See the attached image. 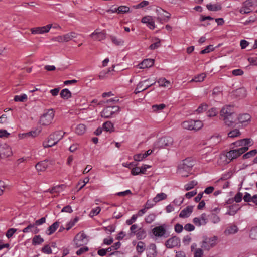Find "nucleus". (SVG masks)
<instances>
[{"label": "nucleus", "mask_w": 257, "mask_h": 257, "mask_svg": "<svg viewBox=\"0 0 257 257\" xmlns=\"http://www.w3.org/2000/svg\"><path fill=\"white\" fill-rule=\"evenodd\" d=\"M59 226V223L58 222H54L52 225H51L48 229L47 234L49 235L52 234L55 230L58 228Z\"/></svg>", "instance_id": "nucleus-36"}, {"label": "nucleus", "mask_w": 257, "mask_h": 257, "mask_svg": "<svg viewBox=\"0 0 257 257\" xmlns=\"http://www.w3.org/2000/svg\"><path fill=\"white\" fill-rule=\"evenodd\" d=\"M0 155L9 157L13 155L11 147L7 143H0Z\"/></svg>", "instance_id": "nucleus-12"}, {"label": "nucleus", "mask_w": 257, "mask_h": 257, "mask_svg": "<svg viewBox=\"0 0 257 257\" xmlns=\"http://www.w3.org/2000/svg\"><path fill=\"white\" fill-rule=\"evenodd\" d=\"M193 208V207L191 206H187L181 211L179 216L181 218L188 217L192 212Z\"/></svg>", "instance_id": "nucleus-24"}, {"label": "nucleus", "mask_w": 257, "mask_h": 257, "mask_svg": "<svg viewBox=\"0 0 257 257\" xmlns=\"http://www.w3.org/2000/svg\"><path fill=\"white\" fill-rule=\"evenodd\" d=\"M27 96L25 94H23L22 95H16L14 97V100L16 102H25L27 100Z\"/></svg>", "instance_id": "nucleus-40"}, {"label": "nucleus", "mask_w": 257, "mask_h": 257, "mask_svg": "<svg viewBox=\"0 0 257 257\" xmlns=\"http://www.w3.org/2000/svg\"><path fill=\"white\" fill-rule=\"evenodd\" d=\"M88 250V248L87 247H83L76 251V254L78 255H80L81 254L87 252Z\"/></svg>", "instance_id": "nucleus-62"}, {"label": "nucleus", "mask_w": 257, "mask_h": 257, "mask_svg": "<svg viewBox=\"0 0 257 257\" xmlns=\"http://www.w3.org/2000/svg\"><path fill=\"white\" fill-rule=\"evenodd\" d=\"M167 195L164 193H161L157 194L156 196L153 198V202L156 203L160 201L166 199Z\"/></svg>", "instance_id": "nucleus-33"}, {"label": "nucleus", "mask_w": 257, "mask_h": 257, "mask_svg": "<svg viewBox=\"0 0 257 257\" xmlns=\"http://www.w3.org/2000/svg\"><path fill=\"white\" fill-rule=\"evenodd\" d=\"M44 241V239L40 235L35 236L33 239V243L40 244Z\"/></svg>", "instance_id": "nucleus-48"}, {"label": "nucleus", "mask_w": 257, "mask_h": 257, "mask_svg": "<svg viewBox=\"0 0 257 257\" xmlns=\"http://www.w3.org/2000/svg\"><path fill=\"white\" fill-rule=\"evenodd\" d=\"M119 111V107L117 106L107 107L101 113V116L104 118H109L115 112Z\"/></svg>", "instance_id": "nucleus-10"}, {"label": "nucleus", "mask_w": 257, "mask_h": 257, "mask_svg": "<svg viewBox=\"0 0 257 257\" xmlns=\"http://www.w3.org/2000/svg\"><path fill=\"white\" fill-rule=\"evenodd\" d=\"M240 135L239 131L237 129H234L228 133V135L230 138L238 137Z\"/></svg>", "instance_id": "nucleus-46"}, {"label": "nucleus", "mask_w": 257, "mask_h": 257, "mask_svg": "<svg viewBox=\"0 0 257 257\" xmlns=\"http://www.w3.org/2000/svg\"><path fill=\"white\" fill-rule=\"evenodd\" d=\"M248 148H238L232 150L226 153L225 155L220 156V162L226 164L232 161L233 159L237 158L245 152L247 151Z\"/></svg>", "instance_id": "nucleus-1"}, {"label": "nucleus", "mask_w": 257, "mask_h": 257, "mask_svg": "<svg viewBox=\"0 0 257 257\" xmlns=\"http://www.w3.org/2000/svg\"><path fill=\"white\" fill-rule=\"evenodd\" d=\"M10 136V133L5 130H0V138H7Z\"/></svg>", "instance_id": "nucleus-61"}, {"label": "nucleus", "mask_w": 257, "mask_h": 257, "mask_svg": "<svg viewBox=\"0 0 257 257\" xmlns=\"http://www.w3.org/2000/svg\"><path fill=\"white\" fill-rule=\"evenodd\" d=\"M184 229L188 231H191L195 229V227L191 224H186L184 226Z\"/></svg>", "instance_id": "nucleus-63"}, {"label": "nucleus", "mask_w": 257, "mask_h": 257, "mask_svg": "<svg viewBox=\"0 0 257 257\" xmlns=\"http://www.w3.org/2000/svg\"><path fill=\"white\" fill-rule=\"evenodd\" d=\"M214 48L213 47V45H209L207 47H206L205 49L202 50L201 52H200V53L201 54H205V53H208L210 52H212L213 51H214Z\"/></svg>", "instance_id": "nucleus-51"}, {"label": "nucleus", "mask_w": 257, "mask_h": 257, "mask_svg": "<svg viewBox=\"0 0 257 257\" xmlns=\"http://www.w3.org/2000/svg\"><path fill=\"white\" fill-rule=\"evenodd\" d=\"M154 59H145L136 67L139 69H147L152 67L154 64Z\"/></svg>", "instance_id": "nucleus-17"}, {"label": "nucleus", "mask_w": 257, "mask_h": 257, "mask_svg": "<svg viewBox=\"0 0 257 257\" xmlns=\"http://www.w3.org/2000/svg\"><path fill=\"white\" fill-rule=\"evenodd\" d=\"M88 240L86 235L83 232L78 233L74 239L75 245L76 247H80L87 243Z\"/></svg>", "instance_id": "nucleus-9"}, {"label": "nucleus", "mask_w": 257, "mask_h": 257, "mask_svg": "<svg viewBox=\"0 0 257 257\" xmlns=\"http://www.w3.org/2000/svg\"><path fill=\"white\" fill-rule=\"evenodd\" d=\"M250 237L252 239L257 240V227L252 228L250 231Z\"/></svg>", "instance_id": "nucleus-50"}, {"label": "nucleus", "mask_w": 257, "mask_h": 257, "mask_svg": "<svg viewBox=\"0 0 257 257\" xmlns=\"http://www.w3.org/2000/svg\"><path fill=\"white\" fill-rule=\"evenodd\" d=\"M238 210V209L233 205L229 206L226 214L230 216H234L237 213Z\"/></svg>", "instance_id": "nucleus-42"}, {"label": "nucleus", "mask_w": 257, "mask_h": 257, "mask_svg": "<svg viewBox=\"0 0 257 257\" xmlns=\"http://www.w3.org/2000/svg\"><path fill=\"white\" fill-rule=\"evenodd\" d=\"M155 18L150 16H145L142 19V22L146 24L151 30H153L155 28Z\"/></svg>", "instance_id": "nucleus-16"}, {"label": "nucleus", "mask_w": 257, "mask_h": 257, "mask_svg": "<svg viewBox=\"0 0 257 257\" xmlns=\"http://www.w3.org/2000/svg\"><path fill=\"white\" fill-rule=\"evenodd\" d=\"M47 166V163L45 161H42L37 163L35 166V168L38 171L42 172L46 169Z\"/></svg>", "instance_id": "nucleus-30"}, {"label": "nucleus", "mask_w": 257, "mask_h": 257, "mask_svg": "<svg viewBox=\"0 0 257 257\" xmlns=\"http://www.w3.org/2000/svg\"><path fill=\"white\" fill-rule=\"evenodd\" d=\"M206 75L205 73H201L196 76L193 79H192L190 82H201L203 81Z\"/></svg>", "instance_id": "nucleus-34"}, {"label": "nucleus", "mask_w": 257, "mask_h": 257, "mask_svg": "<svg viewBox=\"0 0 257 257\" xmlns=\"http://www.w3.org/2000/svg\"><path fill=\"white\" fill-rule=\"evenodd\" d=\"M86 130V126L83 124H78L75 130V132L79 135H83L85 133Z\"/></svg>", "instance_id": "nucleus-32"}, {"label": "nucleus", "mask_w": 257, "mask_h": 257, "mask_svg": "<svg viewBox=\"0 0 257 257\" xmlns=\"http://www.w3.org/2000/svg\"><path fill=\"white\" fill-rule=\"evenodd\" d=\"M155 218V215L154 214L149 215L146 218V221L147 223H151Z\"/></svg>", "instance_id": "nucleus-64"}, {"label": "nucleus", "mask_w": 257, "mask_h": 257, "mask_svg": "<svg viewBox=\"0 0 257 257\" xmlns=\"http://www.w3.org/2000/svg\"><path fill=\"white\" fill-rule=\"evenodd\" d=\"M16 229L10 228L7 231L6 235L8 238H10L13 236L14 233L16 232Z\"/></svg>", "instance_id": "nucleus-59"}, {"label": "nucleus", "mask_w": 257, "mask_h": 257, "mask_svg": "<svg viewBox=\"0 0 257 257\" xmlns=\"http://www.w3.org/2000/svg\"><path fill=\"white\" fill-rule=\"evenodd\" d=\"M180 243L178 238L174 236L168 239L165 242V246L168 248H172L177 246Z\"/></svg>", "instance_id": "nucleus-19"}, {"label": "nucleus", "mask_w": 257, "mask_h": 257, "mask_svg": "<svg viewBox=\"0 0 257 257\" xmlns=\"http://www.w3.org/2000/svg\"><path fill=\"white\" fill-rule=\"evenodd\" d=\"M65 132L61 131H56L51 134L47 141L43 142V146L46 148L52 147L57 144V143L62 139Z\"/></svg>", "instance_id": "nucleus-2"}, {"label": "nucleus", "mask_w": 257, "mask_h": 257, "mask_svg": "<svg viewBox=\"0 0 257 257\" xmlns=\"http://www.w3.org/2000/svg\"><path fill=\"white\" fill-rule=\"evenodd\" d=\"M42 251L45 253L51 254L52 253V249L48 245H46L42 248Z\"/></svg>", "instance_id": "nucleus-60"}, {"label": "nucleus", "mask_w": 257, "mask_h": 257, "mask_svg": "<svg viewBox=\"0 0 257 257\" xmlns=\"http://www.w3.org/2000/svg\"><path fill=\"white\" fill-rule=\"evenodd\" d=\"M202 249V248L195 249L194 252V257H201L203 254Z\"/></svg>", "instance_id": "nucleus-55"}, {"label": "nucleus", "mask_w": 257, "mask_h": 257, "mask_svg": "<svg viewBox=\"0 0 257 257\" xmlns=\"http://www.w3.org/2000/svg\"><path fill=\"white\" fill-rule=\"evenodd\" d=\"M100 211L101 208L99 207H97L95 209H92L90 213V217H93L94 216L100 213Z\"/></svg>", "instance_id": "nucleus-52"}, {"label": "nucleus", "mask_w": 257, "mask_h": 257, "mask_svg": "<svg viewBox=\"0 0 257 257\" xmlns=\"http://www.w3.org/2000/svg\"><path fill=\"white\" fill-rule=\"evenodd\" d=\"M207 8L211 11H217L221 10V6L219 4H209L206 5Z\"/></svg>", "instance_id": "nucleus-37"}, {"label": "nucleus", "mask_w": 257, "mask_h": 257, "mask_svg": "<svg viewBox=\"0 0 257 257\" xmlns=\"http://www.w3.org/2000/svg\"><path fill=\"white\" fill-rule=\"evenodd\" d=\"M54 117V112L53 110L49 109L40 117L39 123L43 126H48L52 123Z\"/></svg>", "instance_id": "nucleus-4"}, {"label": "nucleus", "mask_w": 257, "mask_h": 257, "mask_svg": "<svg viewBox=\"0 0 257 257\" xmlns=\"http://www.w3.org/2000/svg\"><path fill=\"white\" fill-rule=\"evenodd\" d=\"M145 244L143 242L140 241L137 244L136 249L138 253H141L143 252V251L145 249Z\"/></svg>", "instance_id": "nucleus-44"}, {"label": "nucleus", "mask_w": 257, "mask_h": 257, "mask_svg": "<svg viewBox=\"0 0 257 257\" xmlns=\"http://www.w3.org/2000/svg\"><path fill=\"white\" fill-rule=\"evenodd\" d=\"M153 111L155 112H159L166 107V105L164 104L159 105H154L152 106Z\"/></svg>", "instance_id": "nucleus-43"}, {"label": "nucleus", "mask_w": 257, "mask_h": 257, "mask_svg": "<svg viewBox=\"0 0 257 257\" xmlns=\"http://www.w3.org/2000/svg\"><path fill=\"white\" fill-rule=\"evenodd\" d=\"M181 126L185 130L197 131L203 126V123L199 120H189L183 122L181 123Z\"/></svg>", "instance_id": "nucleus-5"}, {"label": "nucleus", "mask_w": 257, "mask_h": 257, "mask_svg": "<svg viewBox=\"0 0 257 257\" xmlns=\"http://www.w3.org/2000/svg\"><path fill=\"white\" fill-rule=\"evenodd\" d=\"M197 184L198 183L196 181H192L187 184L185 185V188L187 191L193 188L194 186H196Z\"/></svg>", "instance_id": "nucleus-45"}, {"label": "nucleus", "mask_w": 257, "mask_h": 257, "mask_svg": "<svg viewBox=\"0 0 257 257\" xmlns=\"http://www.w3.org/2000/svg\"><path fill=\"white\" fill-rule=\"evenodd\" d=\"M118 13H125L130 11V8L126 6H120L117 8Z\"/></svg>", "instance_id": "nucleus-53"}, {"label": "nucleus", "mask_w": 257, "mask_h": 257, "mask_svg": "<svg viewBox=\"0 0 257 257\" xmlns=\"http://www.w3.org/2000/svg\"><path fill=\"white\" fill-rule=\"evenodd\" d=\"M158 83L161 87H168L170 82L164 78H160L158 80Z\"/></svg>", "instance_id": "nucleus-38"}, {"label": "nucleus", "mask_w": 257, "mask_h": 257, "mask_svg": "<svg viewBox=\"0 0 257 257\" xmlns=\"http://www.w3.org/2000/svg\"><path fill=\"white\" fill-rule=\"evenodd\" d=\"M252 0H246L242 5V8L239 10V12L241 14H248L251 11V7L253 6Z\"/></svg>", "instance_id": "nucleus-15"}, {"label": "nucleus", "mask_w": 257, "mask_h": 257, "mask_svg": "<svg viewBox=\"0 0 257 257\" xmlns=\"http://www.w3.org/2000/svg\"><path fill=\"white\" fill-rule=\"evenodd\" d=\"M77 36L72 35L71 33H65L55 38V40L59 42H67L76 38Z\"/></svg>", "instance_id": "nucleus-18"}, {"label": "nucleus", "mask_w": 257, "mask_h": 257, "mask_svg": "<svg viewBox=\"0 0 257 257\" xmlns=\"http://www.w3.org/2000/svg\"><path fill=\"white\" fill-rule=\"evenodd\" d=\"M251 120V116L248 114H240L237 116V121L240 123H248Z\"/></svg>", "instance_id": "nucleus-25"}, {"label": "nucleus", "mask_w": 257, "mask_h": 257, "mask_svg": "<svg viewBox=\"0 0 257 257\" xmlns=\"http://www.w3.org/2000/svg\"><path fill=\"white\" fill-rule=\"evenodd\" d=\"M90 37L95 40L100 41L104 38V35L103 33H91Z\"/></svg>", "instance_id": "nucleus-39"}, {"label": "nucleus", "mask_w": 257, "mask_h": 257, "mask_svg": "<svg viewBox=\"0 0 257 257\" xmlns=\"http://www.w3.org/2000/svg\"><path fill=\"white\" fill-rule=\"evenodd\" d=\"M103 128L107 132L113 131V125L110 121H107L103 125Z\"/></svg>", "instance_id": "nucleus-41"}, {"label": "nucleus", "mask_w": 257, "mask_h": 257, "mask_svg": "<svg viewBox=\"0 0 257 257\" xmlns=\"http://www.w3.org/2000/svg\"><path fill=\"white\" fill-rule=\"evenodd\" d=\"M232 94L236 97H244L246 96V90L244 87H241L232 91Z\"/></svg>", "instance_id": "nucleus-23"}, {"label": "nucleus", "mask_w": 257, "mask_h": 257, "mask_svg": "<svg viewBox=\"0 0 257 257\" xmlns=\"http://www.w3.org/2000/svg\"><path fill=\"white\" fill-rule=\"evenodd\" d=\"M193 222L197 226L205 225L208 222L207 216L206 214L203 213L200 217L194 218Z\"/></svg>", "instance_id": "nucleus-14"}, {"label": "nucleus", "mask_w": 257, "mask_h": 257, "mask_svg": "<svg viewBox=\"0 0 257 257\" xmlns=\"http://www.w3.org/2000/svg\"><path fill=\"white\" fill-rule=\"evenodd\" d=\"M220 118L221 120L224 119L225 117L230 116L234 114L231 112V107L230 106L223 107L220 111Z\"/></svg>", "instance_id": "nucleus-20"}, {"label": "nucleus", "mask_w": 257, "mask_h": 257, "mask_svg": "<svg viewBox=\"0 0 257 257\" xmlns=\"http://www.w3.org/2000/svg\"><path fill=\"white\" fill-rule=\"evenodd\" d=\"M155 82L151 85H148L146 87H144L143 82L141 81L137 85L136 88L134 91V93L135 94H138L141 92H142L146 89H148L149 87H150L151 85L154 84Z\"/></svg>", "instance_id": "nucleus-28"}, {"label": "nucleus", "mask_w": 257, "mask_h": 257, "mask_svg": "<svg viewBox=\"0 0 257 257\" xmlns=\"http://www.w3.org/2000/svg\"><path fill=\"white\" fill-rule=\"evenodd\" d=\"M152 232L155 236L162 237L166 233V229L163 225L155 227Z\"/></svg>", "instance_id": "nucleus-22"}, {"label": "nucleus", "mask_w": 257, "mask_h": 257, "mask_svg": "<svg viewBox=\"0 0 257 257\" xmlns=\"http://www.w3.org/2000/svg\"><path fill=\"white\" fill-rule=\"evenodd\" d=\"M148 251L147 257H156L157 256V251L156 250V246L155 244L152 243L150 244Z\"/></svg>", "instance_id": "nucleus-26"}, {"label": "nucleus", "mask_w": 257, "mask_h": 257, "mask_svg": "<svg viewBox=\"0 0 257 257\" xmlns=\"http://www.w3.org/2000/svg\"><path fill=\"white\" fill-rule=\"evenodd\" d=\"M157 13V19L159 21H167L170 18L171 14L163 10V9L157 7L156 9Z\"/></svg>", "instance_id": "nucleus-11"}, {"label": "nucleus", "mask_w": 257, "mask_h": 257, "mask_svg": "<svg viewBox=\"0 0 257 257\" xmlns=\"http://www.w3.org/2000/svg\"><path fill=\"white\" fill-rule=\"evenodd\" d=\"M111 39L112 42L116 45H121L123 42V39L120 37V35L118 33L115 35L111 36Z\"/></svg>", "instance_id": "nucleus-31"}, {"label": "nucleus", "mask_w": 257, "mask_h": 257, "mask_svg": "<svg viewBox=\"0 0 257 257\" xmlns=\"http://www.w3.org/2000/svg\"><path fill=\"white\" fill-rule=\"evenodd\" d=\"M51 28L55 31H62L61 27L57 24H49L43 27L33 28L31 31V32H48Z\"/></svg>", "instance_id": "nucleus-8"}, {"label": "nucleus", "mask_w": 257, "mask_h": 257, "mask_svg": "<svg viewBox=\"0 0 257 257\" xmlns=\"http://www.w3.org/2000/svg\"><path fill=\"white\" fill-rule=\"evenodd\" d=\"M217 114V111L215 108H212L208 111V116L209 117L215 116Z\"/></svg>", "instance_id": "nucleus-54"}, {"label": "nucleus", "mask_w": 257, "mask_h": 257, "mask_svg": "<svg viewBox=\"0 0 257 257\" xmlns=\"http://www.w3.org/2000/svg\"><path fill=\"white\" fill-rule=\"evenodd\" d=\"M256 153H257L256 150H251V151H249V152H247V153L245 154L243 156V159L249 158V157H250L251 156H254L256 154Z\"/></svg>", "instance_id": "nucleus-49"}, {"label": "nucleus", "mask_w": 257, "mask_h": 257, "mask_svg": "<svg viewBox=\"0 0 257 257\" xmlns=\"http://www.w3.org/2000/svg\"><path fill=\"white\" fill-rule=\"evenodd\" d=\"M152 153V150H148L146 153L144 154H139L134 155V159L135 161H141L143 159L146 158L149 155Z\"/></svg>", "instance_id": "nucleus-27"}, {"label": "nucleus", "mask_w": 257, "mask_h": 257, "mask_svg": "<svg viewBox=\"0 0 257 257\" xmlns=\"http://www.w3.org/2000/svg\"><path fill=\"white\" fill-rule=\"evenodd\" d=\"M6 187V185L4 181L0 180V196L3 194Z\"/></svg>", "instance_id": "nucleus-58"}, {"label": "nucleus", "mask_w": 257, "mask_h": 257, "mask_svg": "<svg viewBox=\"0 0 257 257\" xmlns=\"http://www.w3.org/2000/svg\"><path fill=\"white\" fill-rule=\"evenodd\" d=\"M251 141L249 139H244L238 141L232 144L235 146V147H240L239 148H248V145L250 143Z\"/></svg>", "instance_id": "nucleus-21"}, {"label": "nucleus", "mask_w": 257, "mask_h": 257, "mask_svg": "<svg viewBox=\"0 0 257 257\" xmlns=\"http://www.w3.org/2000/svg\"><path fill=\"white\" fill-rule=\"evenodd\" d=\"M61 97L64 99L71 97V93L68 89H64L60 92Z\"/></svg>", "instance_id": "nucleus-35"}, {"label": "nucleus", "mask_w": 257, "mask_h": 257, "mask_svg": "<svg viewBox=\"0 0 257 257\" xmlns=\"http://www.w3.org/2000/svg\"><path fill=\"white\" fill-rule=\"evenodd\" d=\"M238 227L236 225H231L227 227L224 231V234L226 235L233 234L238 231Z\"/></svg>", "instance_id": "nucleus-29"}, {"label": "nucleus", "mask_w": 257, "mask_h": 257, "mask_svg": "<svg viewBox=\"0 0 257 257\" xmlns=\"http://www.w3.org/2000/svg\"><path fill=\"white\" fill-rule=\"evenodd\" d=\"M173 144V140L170 137H163L159 139L155 143V146L158 148H163L166 147L172 146Z\"/></svg>", "instance_id": "nucleus-7"}, {"label": "nucleus", "mask_w": 257, "mask_h": 257, "mask_svg": "<svg viewBox=\"0 0 257 257\" xmlns=\"http://www.w3.org/2000/svg\"><path fill=\"white\" fill-rule=\"evenodd\" d=\"M193 166L194 163L192 160L190 159H185L182 163L179 165L178 173L182 176L187 177Z\"/></svg>", "instance_id": "nucleus-3"}, {"label": "nucleus", "mask_w": 257, "mask_h": 257, "mask_svg": "<svg viewBox=\"0 0 257 257\" xmlns=\"http://www.w3.org/2000/svg\"><path fill=\"white\" fill-rule=\"evenodd\" d=\"M131 174L134 176L142 174L140 167L133 168L131 170Z\"/></svg>", "instance_id": "nucleus-57"}, {"label": "nucleus", "mask_w": 257, "mask_h": 257, "mask_svg": "<svg viewBox=\"0 0 257 257\" xmlns=\"http://www.w3.org/2000/svg\"><path fill=\"white\" fill-rule=\"evenodd\" d=\"M208 108V105L206 104L203 103L200 105L198 108L196 109V111L198 113H202L205 111Z\"/></svg>", "instance_id": "nucleus-47"}, {"label": "nucleus", "mask_w": 257, "mask_h": 257, "mask_svg": "<svg viewBox=\"0 0 257 257\" xmlns=\"http://www.w3.org/2000/svg\"><path fill=\"white\" fill-rule=\"evenodd\" d=\"M224 123L229 127H234L237 124V115H232L230 116L225 117L222 119Z\"/></svg>", "instance_id": "nucleus-13"}, {"label": "nucleus", "mask_w": 257, "mask_h": 257, "mask_svg": "<svg viewBox=\"0 0 257 257\" xmlns=\"http://www.w3.org/2000/svg\"><path fill=\"white\" fill-rule=\"evenodd\" d=\"M155 40H156L157 42L154 43L153 44H151L150 46V49L151 50H154V49L159 47L160 46V40L158 38H155Z\"/></svg>", "instance_id": "nucleus-56"}, {"label": "nucleus", "mask_w": 257, "mask_h": 257, "mask_svg": "<svg viewBox=\"0 0 257 257\" xmlns=\"http://www.w3.org/2000/svg\"><path fill=\"white\" fill-rule=\"evenodd\" d=\"M217 237L214 236L211 237H203L201 242V247L204 250H209L211 248L213 247L216 244Z\"/></svg>", "instance_id": "nucleus-6"}]
</instances>
